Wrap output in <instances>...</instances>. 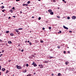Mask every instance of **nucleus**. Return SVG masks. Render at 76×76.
Listing matches in <instances>:
<instances>
[{
    "mask_svg": "<svg viewBox=\"0 0 76 76\" xmlns=\"http://www.w3.org/2000/svg\"><path fill=\"white\" fill-rule=\"evenodd\" d=\"M16 67L18 69H20L22 67L20 66H18V65H16Z\"/></svg>",
    "mask_w": 76,
    "mask_h": 76,
    "instance_id": "f257e3e1",
    "label": "nucleus"
},
{
    "mask_svg": "<svg viewBox=\"0 0 76 76\" xmlns=\"http://www.w3.org/2000/svg\"><path fill=\"white\" fill-rule=\"evenodd\" d=\"M63 27L64 28V29H67V30L68 29V28L67 27L65 26H63Z\"/></svg>",
    "mask_w": 76,
    "mask_h": 76,
    "instance_id": "f03ea898",
    "label": "nucleus"
},
{
    "mask_svg": "<svg viewBox=\"0 0 76 76\" xmlns=\"http://www.w3.org/2000/svg\"><path fill=\"white\" fill-rule=\"evenodd\" d=\"M76 16H73L72 17V19H76Z\"/></svg>",
    "mask_w": 76,
    "mask_h": 76,
    "instance_id": "7ed1b4c3",
    "label": "nucleus"
},
{
    "mask_svg": "<svg viewBox=\"0 0 76 76\" xmlns=\"http://www.w3.org/2000/svg\"><path fill=\"white\" fill-rule=\"evenodd\" d=\"M48 12H49L50 13H51L52 12V10H51V9L48 10Z\"/></svg>",
    "mask_w": 76,
    "mask_h": 76,
    "instance_id": "20e7f679",
    "label": "nucleus"
},
{
    "mask_svg": "<svg viewBox=\"0 0 76 76\" xmlns=\"http://www.w3.org/2000/svg\"><path fill=\"white\" fill-rule=\"evenodd\" d=\"M43 67V66H42V65L40 64V69H42Z\"/></svg>",
    "mask_w": 76,
    "mask_h": 76,
    "instance_id": "39448f33",
    "label": "nucleus"
},
{
    "mask_svg": "<svg viewBox=\"0 0 76 76\" xmlns=\"http://www.w3.org/2000/svg\"><path fill=\"white\" fill-rule=\"evenodd\" d=\"M10 35L12 36V37H13V36H14V34H13V33H11L10 34Z\"/></svg>",
    "mask_w": 76,
    "mask_h": 76,
    "instance_id": "423d86ee",
    "label": "nucleus"
},
{
    "mask_svg": "<svg viewBox=\"0 0 76 76\" xmlns=\"http://www.w3.org/2000/svg\"><path fill=\"white\" fill-rule=\"evenodd\" d=\"M8 43H9V44H12V42L11 41H8Z\"/></svg>",
    "mask_w": 76,
    "mask_h": 76,
    "instance_id": "0eeeda50",
    "label": "nucleus"
},
{
    "mask_svg": "<svg viewBox=\"0 0 76 76\" xmlns=\"http://www.w3.org/2000/svg\"><path fill=\"white\" fill-rule=\"evenodd\" d=\"M28 4H23V6H28Z\"/></svg>",
    "mask_w": 76,
    "mask_h": 76,
    "instance_id": "6e6552de",
    "label": "nucleus"
},
{
    "mask_svg": "<svg viewBox=\"0 0 76 76\" xmlns=\"http://www.w3.org/2000/svg\"><path fill=\"white\" fill-rule=\"evenodd\" d=\"M26 69L25 70H23V73H26Z\"/></svg>",
    "mask_w": 76,
    "mask_h": 76,
    "instance_id": "1a4fd4ad",
    "label": "nucleus"
},
{
    "mask_svg": "<svg viewBox=\"0 0 76 76\" xmlns=\"http://www.w3.org/2000/svg\"><path fill=\"white\" fill-rule=\"evenodd\" d=\"M50 13L51 15H53V14H54V12H50Z\"/></svg>",
    "mask_w": 76,
    "mask_h": 76,
    "instance_id": "9d476101",
    "label": "nucleus"
},
{
    "mask_svg": "<svg viewBox=\"0 0 76 76\" xmlns=\"http://www.w3.org/2000/svg\"><path fill=\"white\" fill-rule=\"evenodd\" d=\"M0 8H1V9H4V6H1V7H0Z\"/></svg>",
    "mask_w": 76,
    "mask_h": 76,
    "instance_id": "9b49d317",
    "label": "nucleus"
},
{
    "mask_svg": "<svg viewBox=\"0 0 76 76\" xmlns=\"http://www.w3.org/2000/svg\"><path fill=\"white\" fill-rule=\"evenodd\" d=\"M2 71H3V72H4L5 70V68H2Z\"/></svg>",
    "mask_w": 76,
    "mask_h": 76,
    "instance_id": "f8f14e48",
    "label": "nucleus"
},
{
    "mask_svg": "<svg viewBox=\"0 0 76 76\" xmlns=\"http://www.w3.org/2000/svg\"><path fill=\"white\" fill-rule=\"evenodd\" d=\"M10 12L11 13H13V10H10Z\"/></svg>",
    "mask_w": 76,
    "mask_h": 76,
    "instance_id": "ddd939ff",
    "label": "nucleus"
},
{
    "mask_svg": "<svg viewBox=\"0 0 76 76\" xmlns=\"http://www.w3.org/2000/svg\"><path fill=\"white\" fill-rule=\"evenodd\" d=\"M34 67H36V66H37V65L36 64H34Z\"/></svg>",
    "mask_w": 76,
    "mask_h": 76,
    "instance_id": "4468645a",
    "label": "nucleus"
},
{
    "mask_svg": "<svg viewBox=\"0 0 76 76\" xmlns=\"http://www.w3.org/2000/svg\"><path fill=\"white\" fill-rule=\"evenodd\" d=\"M60 75H61V73H59L58 74V76H60Z\"/></svg>",
    "mask_w": 76,
    "mask_h": 76,
    "instance_id": "2eb2a0df",
    "label": "nucleus"
},
{
    "mask_svg": "<svg viewBox=\"0 0 76 76\" xmlns=\"http://www.w3.org/2000/svg\"><path fill=\"white\" fill-rule=\"evenodd\" d=\"M68 63H69V62H65V64L66 65H67V64H68Z\"/></svg>",
    "mask_w": 76,
    "mask_h": 76,
    "instance_id": "dca6fc26",
    "label": "nucleus"
},
{
    "mask_svg": "<svg viewBox=\"0 0 76 76\" xmlns=\"http://www.w3.org/2000/svg\"><path fill=\"white\" fill-rule=\"evenodd\" d=\"M27 76H31V74H29Z\"/></svg>",
    "mask_w": 76,
    "mask_h": 76,
    "instance_id": "f3484780",
    "label": "nucleus"
},
{
    "mask_svg": "<svg viewBox=\"0 0 76 76\" xmlns=\"http://www.w3.org/2000/svg\"><path fill=\"white\" fill-rule=\"evenodd\" d=\"M9 31H7L6 32V34H8V33H9Z\"/></svg>",
    "mask_w": 76,
    "mask_h": 76,
    "instance_id": "a211bd4d",
    "label": "nucleus"
},
{
    "mask_svg": "<svg viewBox=\"0 0 76 76\" xmlns=\"http://www.w3.org/2000/svg\"><path fill=\"white\" fill-rule=\"evenodd\" d=\"M23 29V28H20L18 29L19 30H22Z\"/></svg>",
    "mask_w": 76,
    "mask_h": 76,
    "instance_id": "6ab92c4d",
    "label": "nucleus"
},
{
    "mask_svg": "<svg viewBox=\"0 0 76 76\" xmlns=\"http://www.w3.org/2000/svg\"><path fill=\"white\" fill-rule=\"evenodd\" d=\"M6 11V10H2V11L3 12H4V11Z\"/></svg>",
    "mask_w": 76,
    "mask_h": 76,
    "instance_id": "aec40b11",
    "label": "nucleus"
},
{
    "mask_svg": "<svg viewBox=\"0 0 76 76\" xmlns=\"http://www.w3.org/2000/svg\"><path fill=\"white\" fill-rule=\"evenodd\" d=\"M9 72V70H7L6 71V73H7Z\"/></svg>",
    "mask_w": 76,
    "mask_h": 76,
    "instance_id": "412c9836",
    "label": "nucleus"
},
{
    "mask_svg": "<svg viewBox=\"0 0 76 76\" xmlns=\"http://www.w3.org/2000/svg\"><path fill=\"white\" fill-rule=\"evenodd\" d=\"M49 57H50V59L53 58H54V57H52V56H49Z\"/></svg>",
    "mask_w": 76,
    "mask_h": 76,
    "instance_id": "4be33fe9",
    "label": "nucleus"
},
{
    "mask_svg": "<svg viewBox=\"0 0 76 76\" xmlns=\"http://www.w3.org/2000/svg\"><path fill=\"white\" fill-rule=\"evenodd\" d=\"M30 45H32V43L30 42L29 43Z\"/></svg>",
    "mask_w": 76,
    "mask_h": 76,
    "instance_id": "5701e85b",
    "label": "nucleus"
},
{
    "mask_svg": "<svg viewBox=\"0 0 76 76\" xmlns=\"http://www.w3.org/2000/svg\"><path fill=\"white\" fill-rule=\"evenodd\" d=\"M62 1H64V3H66V1H65V0H62Z\"/></svg>",
    "mask_w": 76,
    "mask_h": 76,
    "instance_id": "b1692460",
    "label": "nucleus"
},
{
    "mask_svg": "<svg viewBox=\"0 0 76 76\" xmlns=\"http://www.w3.org/2000/svg\"><path fill=\"white\" fill-rule=\"evenodd\" d=\"M49 29L50 30H51V27H49Z\"/></svg>",
    "mask_w": 76,
    "mask_h": 76,
    "instance_id": "393cba45",
    "label": "nucleus"
},
{
    "mask_svg": "<svg viewBox=\"0 0 76 76\" xmlns=\"http://www.w3.org/2000/svg\"><path fill=\"white\" fill-rule=\"evenodd\" d=\"M27 3L28 4H29L30 3V1H28V2H27Z\"/></svg>",
    "mask_w": 76,
    "mask_h": 76,
    "instance_id": "a878e982",
    "label": "nucleus"
},
{
    "mask_svg": "<svg viewBox=\"0 0 76 76\" xmlns=\"http://www.w3.org/2000/svg\"><path fill=\"white\" fill-rule=\"evenodd\" d=\"M67 19H70V17H67Z\"/></svg>",
    "mask_w": 76,
    "mask_h": 76,
    "instance_id": "bb28decb",
    "label": "nucleus"
},
{
    "mask_svg": "<svg viewBox=\"0 0 76 76\" xmlns=\"http://www.w3.org/2000/svg\"><path fill=\"white\" fill-rule=\"evenodd\" d=\"M53 1L54 3H55V2H56V0H53Z\"/></svg>",
    "mask_w": 76,
    "mask_h": 76,
    "instance_id": "cd10ccee",
    "label": "nucleus"
},
{
    "mask_svg": "<svg viewBox=\"0 0 76 76\" xmlns=\"http://www.w3.org/2000/svg\"><path fill=\"white\" fill-rule=\"evenodd\" d=\"M41 17H39V18H38L39 20H41Z\"/></svg>",
    "mask_w": 76,
    "mask_h": 76,
    "instance_id": "c85d7f7f",
    "label": "nucleus"
},
{
    "mask_svg": "<svg viewBox=\"0 0 76 76\" xmlns=\"http://www.w3.org/2000/svg\"><path fill=\"white\" fill-rule=\"evenodd\" d=\"M57 48H60V46H58L57 47Z\"/></svg>",
    "mask_w": 76,
    "mask_h": 76,
    "instance_id": "c756f323",
    "label": "nucleus"
},
{
    "mask_svg": "<svg viewBox=\"0 0 76 76\" xmlns=\"http://www.w3.org/2000/svg\"><path fill=\"white\" fill-rule=\"evenodd\" d=\"M26 67H28L29 66V65H28V64H27L26 65Z\"/></svg>",
    "mask_w": 76,
    "mask_h": 76,
    "instance_id": "7c9ffc66",
    "label": "nucleus"
},
{
    "mask_svg": "<svg viewBox=\"0 0 76 76\" xmlns=\"http://www.w3.org/2000/svg\"><path fill=\"white\" fill-rule=\"evenodd\" d=\"M43 41L42 40L40 41V42H41V43H43Z\"/></svg>",
    "mask_w": 76,
    "mask_h": 76,
    "instance_id": "2f4dec72",
    "label": "nucleus"
},
{
    "mask_svg": "<svg viewBox=\"0 0 76 76\" xmlns=\"http://www.w3.org/2000/svg\"><path fill=\"white\" fill-rule=\"evenodd\" d=\"M34 62H33V63L32 64V65H34V64H34Z\"/></svg>",
    "mask_w": 76,
    "mask_h": 76,
    "instance_id": "473e14b6",
    "label": "nucleus"
},
{
    "mask_svg": "<svg viewBox=\"0 0 76 76\" xmlns=\"http://www.w3.org/2000/svg\"><path fill=\"white\" fill-rule=\"evenodd\" d=\"M3 56V54H1L0 55V57H1V56Z\"/></svg>",
    "mask_w": 76,
    "mask_h": 76,
    "instance_id": "72a5a7b5",
    "label": "nucleus"
},
{
    "mask_svg": "<svg viewBox=\"0 0 76 76\" xmlns=\"http://www.w3.org/2000/svg\"><path fill=\"white\" fill-rule=\"evenodd\" d=\"M4 50H2V53H4Z\"/></svg>",
    "mask_w": 76,
    "mask_h": 76,
    "instance_id": "f704fd0d",
    "label": "nucleus"
},
{
    "mask_svg": "<svg viewBox=\"0 0 76 76\" xmlns=\"http://www.w3.org/2000/svg\"><path fill=\"white\" fill-rule=\"evenodd\" d=\"M64 54H66V51H64Z\"/></svg>",
    "mask_w": 76,
    "mask_h": 76,
    "instance_id": "c9c22d12",
    "label": "nucleus"
},
{
    "mask_svg": "<svg viewBox=\"0 0 76 76\" xmlns=\"http://www.w3.org/2000/svg\"><path fill=\"white\" fill-rule=\"evenodd\" d=\"M58 33H61V31H60L59 32H58Z\"/></svg>",
    "mask_w": 76,
    "mask_h": 76,
    "instance_id": "e433bc0d",
    "label": "nucleus"
},
{
    "mask_svg": "<svg viewBox=\"0 0 76 76\" xmlns=\"http://www.w3.org/2000/svg\"><path fill=\"white\" fill-rule=\"evenodd\" d=\"M69 32L70 33H72V31H69Z\"/></svg>",
    "mask_w": 76,
    "mask_h": 76,
    "instance_id": "4c0bfd02",
    "label": "nucleus"
},
{
    "mask_svg": "<svg viewBox=\"0 0 76 76\" xmlns=\"http://www.w3.org/2000/svg\"><path fill=\"white\" fill-rule=\"evenodd\" d=\"M1 66H0V70H1Z\"/></svg>",
    "mask_w": 76,
    "mask_h": 76,
    "instance_id": "58836bf2",
    "label": "nucleus"
},
{
    "mask_svg": "<svg viewBox=\"0 0 76 76\" xmlns=\"http://www.w3.org/2000/svg\"><path fill=\"white\" fill-rule=\"evenodd\" d=\"M67 53H69V54H70V51H68L67 52Z\"/></svg>",
    "mask_w": 76,
    "mask_h": 76,
    "instance_id": "ea45409f",
    "label": "nucleus"
},
{
    "mask_svg": "<svg viewBox=\"0 0 76 76\" xmlns=\"http://www.w3.org/2000/svg\"><path fill=\"white\" fill-rule=\"evenodd\" d=\"M45 63H48V61H45Z\"/></svg>",
    "mask_w": 76,
    "mask_h": 76,
    "instance_id": "a19ab883",
    "label": "nucleus"
},
{
    "mask_svg": "<svg viewBox=\"0 0 76 76\" xmlns=\"http://www.w3.org/2000/svg\"><path fill=\"white\" fill-rule=\"evenodd\" d=\"M57 18H60V17L59 16H57Z\"/></svg>",
    "mask_w": 76,
    "mask_h": 76,
    "instance_id": "79ce46f5",
    "label": "nucleus"
},
{
    "mask_svg": "<svg viewBox=\"0 0 76 76\" xmlns=\"http://www.w3.org/2000/svg\"><path fill=\"white\" fill-rule=\"evenodd\" d=\"M21 52H23V50L22 49L21 50Z\"/></svg>",
    "mask_w": 76,
    "mask_h": 76,
    "instance_id": "37998d69",
    "label": "nucleus"
},
{
    "mask_svg": "<svg viewBox=\"0 0 76 76\" xmlns=\"http://www.w3.org/2000/svg\"><path fill=\"white\" fill-rule=\"evenodd\" d=\"M20 1V0H16V1Z\"/></svg>",
    "mask_w": 76,
    "mask_h": 76,
    "instance_id": "c03bdc74",
    "label": "nucleus"
},
{
    "mask_svg": "<svg viewBox=\"0 0 76 76\" xmlns=\"http://www.w3.org/2000/svg\"><path fill=\"white\" fill-rule=\"evenodd\" d=\"M27 42H28V41H25V43H27Z\"/></svg>",
    "mask_w": 76,
    "mask_h": 76,
    "instance_id": "a18cd8bd",
    "label": "nucleus"
},
{
    "mask_svg": "<svg viewBox=\"0 0 76 76\" xmlns=\"http://www.w3.org/2000/svg\"><path fill=\"white\" fill-rule=\"evenodd\" d=\"M42 29H43V30H44V29H45V28H42Z\"/></svg>",
    "mask_w": 76,
    "mask_h": 76,
    "instance_id": "49530a36",
    "label": "nucleus"
},
{
    "mask_svg": "<svg viewBox=\"0 0 76 76\" xmlns=\"http://www.w3.org/2000/svg\"><path fill=\"white\" fill-rule=\"evenodd\" d=\"M12 9H15V7H13L12 8Z\"/></svg>",
    "mask_w": 76,
    "mask_h": 76,
    "instance_id": "de8ad7c7",
    "label": "nucleus"
},
{
    "mask_svg": "<svg viewBox=\"0 0 76 76\" xmlns=\"http://www.w3.org/2000/svg\"><path fill=\"white\" fill-rule=\"evenodd\" d=\"M12 17H13V18H16V16H13Z\"/></svg>",
    "mask_w": 76,
    "mask_h": 76,
    "instance_id": "09e8293b",
    "label": "nucleus"
},
{
    "mask_svg": "<svg viewBox=\"0 0 76 76\" xmlns=\"http://www.w3.org/2000/svg\"><path fill=\"white\" fill-rule=\"evenodd\" d=\"M51 75H52V76H53V75H54V74H52Z\"/></svg>",
    "mask_w": 76,
    "mask_h": 76,
    "instance_id": "8fccbe9b",
    "label": "nucleus"
},
{
    "mask_svg": "<svg viewBox=\"0 0 76 76\" xmlns=\"http://www.w3.org/2000/svg\"><path fill=\"white\" fill-rule=\"evenodd\" d=\"M35 74H36V73L35 72L34 73V75H35Z\"/></svg>",
    "mask_w": 76,
    "mask_h": 76,
    "instance_id": "3c124183",
    "label": "nucleus"
},
{
    "mask_svg": "<svg viewBox=\"0 0 76 76\" xmlns=\"http://www.w3.org/2000/svg\"><path fill=\"white\" fill-rule=\"evenodd\" d=\"M8 61L9 62H10V61H11V60H10V61Z\"/></svg>",
    "mask_w": 76,
    "mask_h": 76,
    "instance_id": "603ef678",
    "label": "nucleus"
},
{
    "mask_svg": "<svg viewBox=\"0 0 76 76\" xmlns=\"http://www.w3.org/2000/svg\"><path fill=\"white\" fill-rule=\"evenodd\" d=\"M27 42H28V43H29V41H27Z\"/></svg>",
    "mask_w": 76,
    "mask_h": 76,
    "instance_id": "864d4df0",
    "label": "nucleus"
},
{
    "mask_svg": "<svg viewBox=\"0 0 76 76\" xmlns=\"http://www.w3.org/2000/svg\"><path fill=\"white\" fill-rule=\"evenodd\" d=\"M57 9H60V8L58 7V8H57Z\"/></svg>",
    "mask_w": 76,
    "mask_h": 76,
    "instance_id": "5fc2aeb1",
    "label": "nucleus"
},
{
    "mask_svg": "<svg viewBox=\"0 0 76 76\" xmlns=\"http://www.w3.org/2000/svg\"><path fill=\"white\" fill-rule=\"evenodd\" d=\"M32 18H34V16L32 17Z\"/></svg>",
    "mask_w": 76,
    "mask_h": 76,
    "instance_id": "6e6d98bb",
    "label": "nucleus"
},
{
    "mask_svg": "<svg viewBox=\"0 0 76 76\" xmlns=\"http://www.w3.org/2000/svg\"><path fill=\"white\" fill-rule=\"evenodd\" d=\"M19 32V31L18 30L17 31V32Z\"/></svg>",
    "mask_w": 76,
    "mask_h": 76,
    "instance_id": "4d7b16f0",
    "label": "nucleus"
},
{
    "mask_svg": "<svg viewBox=\"0 0 76 76\" xmlns=\"http://www.w3.org/2000/svg\"><path fill=\"white\" fill-rule=\"evenodd\" d=\"M8 18L10 19V17H9Z\"/></svg>",
    "mask_w": 76,
    "mask_h": 76,
    "instance_id": "13d9d810",
    "label": "nucleus"
},
{
    "mask_svg": "<svg viewBox=\"0 0 76 76\" xmlns=\"http://www.w3.org/2000/svg\"><path fill=\"white\" fill-rule=\"evenodd\" d=\"M0 41L1 42H2V40H1L0 39Z\"/></svg>",
    "mask_w": 76,
    "mask_h": 76,
    "instance_id": "bf43d9fd",
    "label": "nucleus"
},
{
    "mask_svg": "<svg viewBox=\"0 0 76 76\" xmlns=\"http://www.w3.org/2000/svg\"><path fill=\"white\" fill-rule=\"evenodd\" d=\"M1 72H0V75H1Z\"/></svg>",
    "mask_w": 76,
    "mask_h": 76,
    "instance_id": "052dcab7",
    "label": "nucleus"
},
{
    "mask_svg": "<svg viewBox=\"0 0 76 76\" xmlns=\"http://www.w3.org/2000/svg\"><path fill=\"white\" fill-rule=\"evenodd\" d=\"M39 66H41V65H39Z\"/></svg>",
    "mask_w": 76,
    "mask_h": 76,
    "instance_id": "680f3d73",
    "label": "nucleus"
},
{
    "mask_svg": "<svg viewBox=\"0 0 76 76\" xmlns=\"http://www.w3.org/2000/svg\"><path fill=\"white\" fill-rule=\"evenodd\" d=\"M22 13V11H21V12H20V13Z\"/></svg>",
    "mask_w": 76,
    "mask_h": 76,
    "instance_id": "e2e57ef3",
    "label": "nucleus"
},
{
    "mask_svg": "<svg viewBox=\"0 0 76 76\" xmlns=\"http://www.w3.org/2000/svg\"><path fill=\"white\" fill-rule=\"evenodd\" d=\"M1 4H3V3H1Z\"/></svg>",
    "mask_w": 76,
    "mask_h": 76,
    "instance_id": "0e129e2a",
    "label": "nucleus"
},
{
    "mask_svg": "<svg viewBox=\"0 0 76 76\" xmlns=\"http://www.w3.org/2000/svg\"><path fill=\"white\" fill-rule=\"evenodd\" d=\"M67 48H69V47H67Z\"/></svg>",
    "mask_w": 76,
    "mask_h": 76,
    "instance_id": "69168bd1",
    "label": "nucleus"
},
{
    "mask_svg": "<svg viewBox=\"0 0 76 76\" xmlns=\"http://www.w3.org/2000/svg\"><path fill=\"white\" fill-rule=\"evenodd\" d=\"M38 1H41V0H38Z\"/></svg>",
    "mask_w": 76,
    "mask_h": 76,
    "instance_id": "338daca9",
    "label": "nucleus"
},
{
    "mask_svg": "<svg viewBox=\"0 0 76 76\" xmlns=\"http://www.w3.org/2000/svg\"><path fill=\"white\" fill-rule=\"evenodd\" d=\"M7 76H10L9 75H8Z\"/></svg>",
    "mask_w": 76,
    "mask_h": 76,
    "instance_id": "774afa93",
    "label": "nucleus"
}]
</instances>
